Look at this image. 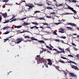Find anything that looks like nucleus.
Returning a JSON list of instances; mask_svg holds the SVG:
<instances>
[{
  "label": "nucleus",
  "mask_w": 79,
  "mask_h": 79,
  "mask_svg": "<svg viewBox=\"0 0 79 79\" xmlns=\"http://www.w3.org/2000/svg\"><path fill=\"white\" fill-rule=\"evenodd\" d=\"M13 16H14L12 17V18L11 19H9V21H10V20H12V19H13L15 18V15H14Z\"/></svg>",
  "instance_id": "bb28decb"
},
{
  "label": "nucleus",
  "mask_w": 79,
  "mask_h": 79,
  "mask_svg": "<svg viewBox=\"0 0 79 79\" xmlns=\"http://www.w3.org/2000/svg\"><path fill=\"white\" fill-rule=\"evenodd\" d=\"M40 13V11H36L35 12L34 14H35L36 13Z\"/></svg>",
  "instance_id": "4be33fe9"
},
{
  "label": "nucleus",
  "mask_w": 79,
  "mask_h": 79,
  "mask_svg": "<svg viewBox=\"0 0 79 79\" xmlns=\"http://www.w3.org/2000/svg\"><path fill=\"white\" fill-rule=\"evenodd\" d=\"M8 0H5V2H8Z\"/></svg>",
  "instance_id": "69168bd1"
},
{
  "label": "nucleus",
  "mask_w": 79,
  "mask_h": 79,
  "mask_svg": "<svg viewBox=\"0 0 79 79\" xmlns=\"http://www.w3.org/2000/svg\"><path fill=\"white\" fill-rule=\"evenodd\" d=\"M9 33H10V32L7 31H6V32H4V33H3V34H9Z\"/></svg>",
  "instance_id": "4468645a"
},
{
  "label": "nucleus",
  "mask_w": 79,
  "mask_h": 79,
  "mask_svg": "<svg viewBox=\"0 0 79 79\" xmlns=\"http://www.w3.org/2000/svg\"><path fill=\"white\" fill-rule=\"evenodd\" d=\"M24 32H26V31H22L21 32H20V34H22V33H24Z\"/></svg>",
  "instance_id": "4d7b16f0"
},
{
  "label": "nucleus",
  "mask_w": 79,
  "mask_h": 79,
  "mask_svg": "<svg viewBox=\"0 0 79 79\" xmlns=\"http://www.w3.org/2000/svg\"><path fill=\"white\" fill-rule=\"evenodd\" d=\"M24 37L26 38H28V39H30V37H29V36H24Z\"/></svg>",
  "instance_id": "cd10ccee"
},
{
  "label": "nucleus",
  "mask_w": 79,
  "mask_h": 79,
  "mask_svg": "<svg viewBox=\"0 0 79 79\" xmlns=\"http://www.w3.org/2000/svg\"><path fill=\"white\" fill-rule=\"evenodd\" d=\"M21 3H22L23 2H26V1H23V0H22L21 1Z\"/></svg>",
  "instance_id": "c03bdc74"
},
{
  "label": "nucleus",
  "mask_w": 79,
  "mask_h": 79,
  "mask_svg": "<svg viewBox=\"0 0 79 79\" xmlns=\"http://www.w3.org/2000/svg\"><path fill=\"white\" fill-rule=\"evenodd\" d=\"M39 19H40V20L43 19V20H45V19H44V18L42 17L40 18Z\"/></svg>",
  "instance_id": "e433bc0d"
},
{
  "label": "nucleus",
  "mask_w": 79,
  "mask_h": 79,
  "mask_svg": "<svg viewBox=\"0 0 79 79\" xmlns=\"http://www.w3.org/2000/svg\"><path fill=\"white\" fill-rule=\"evenodd\" d=\"M53 50H55V51H57V49H53Z\"/></svg>",
  "instance_id": "0e129e2a"
},
{
  "label": "nucleus",
  "mask_w": 79,
  "mask_h": 79,
  "mask_svg": "<svg viewBox=\"0 0 79 79\" xmlns=\"http://www.w3.org/2000/svg\"><path fill=\"white\" fill-rule=\"evenodd\" d=\"M36 60L37 61V63L38 64H40V63H44V60Z\"/></svg>",
  "instance_id": "f03ea898"
},
{
  "label": "nucleus",
  "mask_w": 79,
  "mask_h": 79,
  "mask_svg": "<svg viewBox=\"0 0 79 79\" xmlns=\"http://www.w3.org/2000/svg\"><path fill=\"white\" fill-rule=\"evenodd\" d=\"M60 30L62 31H64V29H63L62 28L60 29Z\"/></svg>",
  "instance_id": "58836bf2"
},
{
  "label": "nucleus",
  "mask_w": 79,
  "mask_h": 79,
  "mask_svg": "<svg viewBox=\"0 0 79 79\" xmlns=\"http://www.w3.org/2000/svg\"><path fill=\"white\" fill-rule=\"evenodd\" d=\"M76 56L77 57V58H79V54L77 55Z\"/></svg>",
  "instance_id": "c9c22d12"
},
{
  "label": "nucleus",
  "mask_w": 79,
  "mask_h": 79,
  "mask_svg": "<svg viewBox=\"0 0 79 79\" xmlns=\"http://www.w3.org/2000/svg\"><path fill=\"white\" fill-rule=\"evenodd\" d=\"M43 51H44V52H46V51H47V49H44V48H43L42 49Z\"/></svg>",
  "instance_id": "a18cd8bd"
},
{
  "label": "nucleus",
  "mask_w": 79,
  "mask_h": 79,
  "mask_svg": "<svg viewBox=\"0 0 79 79\" xmlns=\"http://www.w3.org/2000/svg\"><path fill=\"white\" fill-rule=\"evenodd\" d=\"M34 28H35V29H39V27L36 26H34Z\"/></svg>",
  "instance_id": "72a5a7b5"
},
{
  "label": "nucleus",
  "mask_w": 79,
  "mask_h": 79,
  "mask_svg": "<svg viewBox=\"0 0 79 79\" xmlns=\"http://www.w3.org/2000/svg\"><path fill=\"white\" fill-rule=\"evenodd\" d=\"M72 45H73V46H74L75 47H76V45L74 44V43H72Z\"/></svg>",
  "instance_id": "f704fd0d"
},
{
  "label": "nucleus",
  "mask_w": 79,
  "mask_h": 79,
  "mask_svg": "<svg viewBox=\"0 0 79 79\" xmlns=\"http://www.w3.org/2000/svg\"><path fill=\"white\" fill-rule=\"evenodd\" d=\"M23 24H24V25H29V24L28 23H23Z\"/></svg>",
  "instance_id": "473e14b6"
},
{
  "label": "nucleus",
  "mask_w": 79,
  "mask_h": 79,
  "mask_svg": "<svg viewBox=\"0 0 79 79\" xmlns=\"http://www.w3.org/2000/svg\"><path fill=\"white\" fill-rule=\"evenodd\" d=\"M22 41V40H19V41H17V44H19V43H20V42H21Z\"/></svg>",
  "instance_id": "c85d7f7f"
},
{
  "label": "nucleus",
  "mask_w": 79,
  "mask_h": 79,
  "mask_svg": "<svg viewBox=\"0 0 79 79\" xmlns=\"http://www.w3.org/2000/svg\"><path fill=\"white\" fill-rule=\"evenodd\" d=\"M73 48L74 50H76V51H77V50H78V49L76 48V47H74Z\"/></svg>",
  "instance_id": "7c9ffc66"
},
{
  "label": "nucleus",
  "mask_w": 79,
  "mask_h": 79,
  "mask_svg": "<svg viewBox=\"0 0 79 79\" xmlns=\"http://www.w3.org/2000/svg\"><path fill=\"white\" fill-rule=\"evenodd\" d=\"M66 50H67L68 52H69V49H68V48H66Z\"/></svg>",
  "instance_id": "e2e57ef3"
},
{
  "label": "nucleus",
  "mask_w": 79,
  "mask_h": 79,
  "mask_svg": "<svg viewBox=\"0 0 79 79\" xmlns=\"http://www.w3.org/2000/svg\"><path fill=\"white\" fill-rule=\"evenodd\" d=\"M61 50L62 51L60 52L61 53H64V50L62 49Z\"/></svg>",
  "instance_id": "49530a36"
},
{
  "label": "nucleus",
  "mask_w": 79,
  "mask_h": 79,
  "mask_svg": "<svg viewBox=\"0 0 79 79\" xmlns=\"http://www.w3.org/2000/svg\"><path fill=\"white\" fill-rule=\"evenodd\" d=\"M67 24V25H71V26H76V24H75L74 23H69Z\"/></svg>",
  "instance_id": "1a4fd4ad"
},
{
  "label": "nucleus",
  "mask_w": 79,
  "mask_h": 79,
  "mask_svg": "<svg viewBox=\"0 0 79 79\" xmlns=\"http://www.w3.org/2000/svg\"><path fill=\"white\" fill-rule=\"evenodd\" d=\"M46 18H52V17L50 16H47Z\"/></svg>",
  "instance_id": "37998d69"
},
{
  "label": "nucleus",
  "mask_w": 79,
  "mask_h": 79,
  "mask_svg": "<svg viewBox=\"0 0 79 79\" xmlns=\"http://www.w3.org/2000/svg\"><path fill=\"white\" fill-rule=\"evenodd\" d=\"M46 47L47 48H49V50H52V48L50 47H49L48 46H47Z\"/></svg>",
  "instance_id": "dca6fc26"
},
{
  "label": "nucleus",
  "mask_w": 79,
  "mask_h": 79,
  "mask_svg": "<svg viewBox=\"0 0 79 79\" xmlns=\"http://www.w3.org/2000/svg\"><path fill=\"white\" fill-rule=\"evenodd\" d=\"M46 3L48 5H51V4L49 3H48V2H47Z\"/></svg>",
  "instance_id": "ea45409f"
},
{
  "label": "nucleus",
  "mask_w": 79,
  "mask_h": 79,
  "mask_svg": "<svg viewBox=\"0 0 79 79\" xmlns=\"http://www.w3.org/2000/svg\"><path fill=\"white\" fill-rule=\"evenodd\" d=\"M56 53H60L61 51H57Z\"/></svg>",
  "instance_id": "3c124183"
},
{
  "label": "nucleus",
  "mask_w": 79,
  "mask_h": 79,
  "mask_svg": "<svg viewBox=\"0 0 79 79\" xmlns=\"http://www.w3.org/2000/svg\"><path fill=\"white\" fill-rule=\"evenodd\" d=\"M34 7V6H30V7H29V8H30L31 9V8H32V7Z\"/></svg>",
  "instance_id": "8fccbe9b"
},
{
  "label": "nucleus",
  "mask_w": 79,
  "mask_h": 79,
  "mask_svg": "<svg viewBox=\"0 0 79 79\" xmlns=\"http://www.w3.org/2000/svg\"><path fill=\"white\" fill-rule=\"evenodd\" d=\"M62 4H60V5H59V6H61V5H62Z\"/></svg>",
  "instance_id": "338daca9"
},
{
  "label": "nucleus",
  "mask_w": 79,
  "mask_h": 79,
  "mask_svg": "<svg viewBox=\"0 0 79 79\" xmlns=\"http://www.w3.org/2000/svg\"><path fill=\"white\" fill-rule=\"evenodd\" d=\"M59 32H61V33H64V31H59Z\"/></svg>",
  "instance_id": "680f3d73"
},
{
  "label": "nucleus",
  "mask_w": 79,
  "mask_h": 79,
  "mask_svg": "<svg viewBox=\"0 0 79 79\" xmlns=\"http://www.w3.org/2000/svg\"><path fill=\"white\" fill-rule=\"evenodd\" d=\"M60 38H62V39H66V37L65 36H60Z\"/></svg>",
  "instance_id": "b1692460"
},
{
  "label": "nucleus",
  "mask_w": 79,
  "mask_h": 79,
  "mask_svg": "<svg viewBox=\"0 0 79 79\" xmlns=\"http://www.w3.org/2000/svg\"><path fill=\"white\" fill-rule=\"evenodd\" d=\"M9 22H10V21L9 20H7L5 22H3V23H8Z\"/></svg>",
  "instance_id": "a878e982"
},
{
  "label": "nucleus",
  "mask_w": 79,
  "mask_h": 79,
  "mask_svg": "<svg viewBox=\"0 0 79 79\" xmlns=\"http://www.w3.org/2000/svg\"><path fill=\"white\" fill-rule=\"evenodd\" d=\"M43 25H47V26H48V24L47 23H42Z\"/></svg>",
  "instance_id": "aec40b11"
},
{
  "label": "nucleus",
  "mask_w": 79,
  "mask_h": 79,
  "mask_svg": "<svg viewBox=\"0 0 79 79\" xmlns=\"http://www.w3.org/2000/svg\"><path fill=\"white\" fill-rule=\"evenodd\" d=\"M68 63H73L74 64H76V63L75 62H73V61H70V62H68Z\"/></svg>",
  "instance_id": "393cba45"
},
{
  "label": "nucleus",
  "mask_w": 79,
  "mask_h": 79,
  "mask_svg": "<svg viewBox=\"0 0 79 79\" xmlns=\"http://www.w3.org/2000/svg\"><path fill=\"white\" fill-rule=\"evenodd\" d=\"M8 28H11V27H10L9 26H6V27H4L3 28H2V29L3 30H5Z\"/></svg>",
  "instance_id": "6e6552de"
},
{
  "label": "nucleus",
  "mask_w": 79,
  "mask_h": 79,
  "mask_svg": "<svg viewBox=\"0 0 79 79\" xmlns=\"http://www.w3.org/2000/svg\"><path fill=\"white\" fill-rule=\"evenodd\" d=\"M47 9H48V10H52V8L50 7H47Z\"/></svg>",
  "instance_id": "5701e85b"
},
{
  "label": "nucleus",
  "mask_w": 79,
  "mask_h": 79,
  "mask_svg": "<svg viewBox=\"0 0 79 79\" xmlns=\"http://www.w3.org/2000/svg\"><path fill=\"white\" fill-rule=\"evenodd\" d=\"M55 68H56V69H58V68H59V67L58 66H56L55 67Z\"/></svg>",
  "instance_id": "864d4df0"
},
{
  "label": "nucleus",
  "mask_w": 79,
  "mask_h": 79,
  "mask_svg": "<svg viewBox=\"0 0 79 79\" xmlns=\"http://www.w3.org/2000/svg\"><path fill=\"white\" fill-rule=\"evenodd\" d=\"M56 42H59L60 41V40H58V39H56Z\"/></svg>",
  "instance_id": "5fc2aeb1"
},
{
  "label": "nucleus",
  "mask_w": 79,
  "mask_h": 79,
  "mask_svg": "<svg viewBox=\"0 0 79 79\" xmlns=\"http://www.w3.org/2000/svg\"><path fill=\"white\" fill-rule=\"evenodd\" d=\"M32 40H34L35 39L34 38V37H31Z\"/></svg>",
  "instance_id": "052dcab7"
},
{
  "label": "nucleus",
  "mask_w": 79,
  "mask_h": 79,
  "mask_svg": "<svg viewBox=\"0 0 79 79\" xmlns=\"http://www.w3.org/2000/svg\"><path fill=\"white\" fill-rule=\"evenodd\" d=\"M66 28H67V29H68L69 31H70V30H72V28L71 27H67Z\"/></svg>",
  "instance_id": "f3484780"
},
{
  "label": "nucleus",
  "mask_w": 79,
  "mask_h": 79,
  "mask_svg": "<svg viewBox=\"0 0 79 79\" xmlns=\"http://www.w3.org/2000/svg\"><path fill=\"white\" fill-rule=\"evenodd\" d=\"M64 14L65 15H69L70 14L69 13H64Z\"/></svg>",
  "instance_id": "13d9d810"
},
{
  "label": "nucleus",
  "mask_w": 79,
  "mask_h": 79,
  "mask_svg": "<svg viewBox=\"0 0 79 79\" xmlns=\"http://www.w3.org/2000/svg\"><path fill=\"white\" fill-rule=\"evenodd\" d=\"M72 2H76V0H71Z\"/></svg>",
  "instance_id": "4c0bfd02"
},
{
  "label": "nucleus",
  "mask_w": 79,
  "mask_h": 79,
  "mask_svg": "<svg viewBox=\"0 0 79 79\" xmlns=\"http://www.w3.org/2000/svg\"><path fill=\"white\" fill-rule=\"evenodd\" d=\"M59 62H60V63H65L64 61L61 60H59L58 61V63H59Z\"/></svg>",
  "instance_id": "ddd939ff"
},
{
  "label": "nucleus",
  "mask_w": 79,
  "mask_h": 79,
  "mask_svg": "<svg viewBox=\"0 0 79 79\" xmlns=\"http://www.w3.org/2000/svg\"><path fill=\"white\" fill-rule=\"evenodd\" d=\"M21 2H20L19 3H18V5H21Z\"/></svg>",
  "instance_id": "bf43d9fd"
},
{
  "label": "nucleus",
  "mask_w": 79,
  "mask_h": 79,
  "mask_svg": "<svg viewBox=\"0 0 79 79\" xmlns=\"http://www.w3.org/2000/svg\"><path fill=\"white\" fill-rule=\"evenodd\" d=\"M2 15L4 18H6V17H7V14L6 13L3 14H2Z\"/></svg>",
  "instance_id": "9d476101"
},
{
  "label": "nucleus",
  "mask_w": 79,
  "mask_h": 79,
  "mask_svg": "<svg viewBox=\"0 0 79 79\" xmlns=\"http://www.w3.org/2000/svg\"><path fill=\"white\" fill-rule=\"evenodd\" d=\"M2 17H1V16L0 15V21H2Z\"/></svg>",
  "instance_id": "a19ab883"
},
{
  "label": "nucleus",
  "mask_w": 79,
  "mask_h": 79,
  "mask_svg": "<svg viewBox=\"0 0 79 79\" xmlns=\"http://www.w3.org/2000/svg\"><path fill=\"white\" fill-rule=\"evenodd\" d=\"M53 33L54 35H57V33H56V32H53Z\"/></svg>",
  "instance_id": "79ce46f5"
},
{
  "label": "nucleus",
  "mask_w": 79,
  "mask_h": 79,
  "mask_svg": "<svg viewBox=\"0 0 79 79\" xmlns=\"http://www.w3.org/2000/svg\"><path fill=\"white\" fill-rule=\"evenodd\" d=\"M23 40V39L22 38H18L17 39V41H19V40Z\"/></svg>",
  "instance_id": "412c9836"
},
{
  "label": "nucleus",
  "mask_w": 79,
  "mask_h": 79,
  "mask_svg": "<svg viewBox=\"0 0 79 79\" xmlns=\"http://www.w3.org/2000/svg\"><path fill=\"white\" fill-rule=\"evenodd\" d=\"M16 20V19H14L12 20L11 21H10V23H11V22H13V21H15Z\"/></svg>",
  "instance_id": "a211bd4d"
},
{
  "label": "nucleus",
  "mask_w": 79,
  "mask_h": 79,
  "mask_svg": "<svg viewBox=\"0 0 79 79\" xmlns=\"http://www.w3.org/2000/svg\"><path fill=\"white\" fill-rule=\"evenodd\" d=\"M72 68L73 69H74L76 70H79V69L78 68V67H77L76 66H74V65H73L72 67Z\"/></svg>",
  "instance_id": "20e7f679"
},
{
  "label": "nucleus",
  "mask_w": 79,
  "mask_h": 79,
  "mask_svg": "<svg viewBox=\"0 0 79 79\" xmlns=\"http://www.w3.org/2000/svg\"><path fill=\"white\" fill-rule=\"evenodd\" d=\"M35 60H40V56L37 55L36 57H35Z\"/></svg>",
  "instance_id": "0eeeda50"
},
{
  "label": "nucleus",
  "mask_w": 79,
  "mask_h": 79,
  "mask_svg": "<svg viewBox=\"0 0 79 79\" xmlns=\"http://www.w3.org/2000/svg\"><path fill=\"white\" fill-rule=\"evenodd\" d=\"M31 24H35V25H36V26H38V23L36 22H32Z\"/></svg>",
  "instance_id": "9b49d317"
},
{
  "label": "nucleus",
  "mask_w": 79,
  "mask_h": 79,
  "mask_svg": "<svg viewBox=\"0 0 79 79\" xmlns=\"http://www.w3.org/2000/svg\"><path fill=\"white\" fill-rule=\"evenodd\" d=\"M30 28L31 29H34V26L30 27Z\"/></svg>",
  "instance_id": "6e6d98bb"
},
{
  "label": "nucleus",
  "mask_w": 79,
  "mask_h": 79,
  "mask_svg": "<svg viewBox=\"0 0 79 79\" xmlns=\"http://www.w3.org/2000/svg\"><path fill=\"white\" fill-rule=\"evenodd\" d=\"M48 64L50 65V66H52V61L50 60H48Z\"/></svg>",
  "instance_id": "7ed1b4c3"
},
{
  "label": "nucleus",
  "mask_w": 79,
  "mask_h": 79,
  "mask_svg": "<svg viewBox=\"0 0 79 79\" xmlns=\"http://www.w3.org/2000/svg\"><path fill=\"white\" fill-rule=\"evenodd\" d=\"M69 75L70 76H72V77H76V75H74V74L72 73H69Z\"/></svg>",
  "instance_id": "423d86ee"
},
{
  "label": "nucleus",
  "mask_w": 79,
  "mask_h": 79,
  "mask_svg": "<svg viewBox=\"0 0 79 79\" xmlns=\"http://www.w3.org/2000/svg\"><path fill=\"white\" fill-rule=\"evenodd\" d=\"M68 56H70V57H73V56L71 55H69Z\"/></svg>",
  "instance_id": "09e8293b"
},
{
  "label": "nucleus",
  "mask_w": 79,
  "mask_h": 79,
  "mask_svg": "<svg viewBox=\"0 0 79 79\" xmlns=\"http://www.w3.org/2000/svg\"><path fill=\"white\" fill-rule=\"evenodd\" d=\"M37 5H38V6H43V4H37Z\"/></svg>",
  "instance_id": "6ab92c4d"
},
{
  "label": "nucleus",
  "mask_w": 79,
  "mask_h": 79,
  "mask_svg": "<svg viewBox=\"0 0 79 79\" xmlns=\"http://www.w3.org/2000/svg\"><path fill=\"white\" fill-rule=\"evenodd\" d=\"M11 37H13V36H10L8 37H7V38H6V39L4 40V42H6V41H7V40H9V38H11Z\"/></svg>",
  "instance_id": "39448f33"
},
{
  "label": "nucleus",
  "mask_w": 79,
  "mask_h": 79,
  "mask_svg": "<svg viewBox=\"0 0 79 79\" xmlns=\"http://www.w3.org/2000/svg\"><path fill=\"white\" fill-rule=\"evenodd\" d=\"M68 9H69V10H71V11H73V12H74V14H76V13H77V12H76V10H74L73 8L69 6H68Z\"/></svg>",
  "instance_id": "f257e3e1"
},
{
  "label": "nucleus",
  "mask_w": 79,
  "mask_h": 79,
  "mask_svg": "<svg viewBox=\"0 0 79 79\" xmlns=\"http://www.w3.org/2000/svg\"><path fill=\"white\" fill-rule=\"evenodd\" d=\"M64 74H65V75H67V73H66V72H65L64 73Z\"/></svg>",
  "instance_id": "774afa93"
},
{
  "label": "nucleus",
  "mask_w": 79,
  "mask_h": 79,
  "mask_svg": "<svg viewBox=\"0 0 79 79\" xmlns=\"http://www.w3.org/2000/svg\"><path fill=\"white\" fill-rule=\"evenodd\" d=\"M61 24V23H56L55 24H56V25H58V24Z\"/></svg>",
  "instance_id": "2f4dec72"
},
{
  "label": "nucleus",
  "mask_w": 79,
  "mask_h": 79,
  "mask_svg": "<svg viewBox=\"0 0 79 79\" xmlns=\"http://www.w3.org/2000/svg\"><path fill=\"white\" fill-rule=\"evenodd\" d=\"M38 42H40V43H41V44H42L43 43V44H45V42H44V40L38 41Z\"/></svg>",
  "instance_id": "f8f14e48"
},
{
  "label": "nucleus",
  "mask_w": 79,
  "mask_h": 79,
  "mask_svg": "<svg viewBox=\"0 0 79 79\" xmlns=\"http://www.w3.org/2000/svg\"><path fill=\"white\" fill-rule=\"evenodd\" d=\"M22 27V26H16V27H15V28H20V27Z\"/></svg>",
  "instance_id": "2eb2a0df"
},
{
  "label": "nucleus",
  "mask_w": 79,
  "mask_h": 79,
  "mask_svg": "<svg viewBox=\"0 0 79 79\" xmlns=\"http://www.w3.org/2000/svg\"><path fill=\"white\" fill-rule=\"evenodd\" d=\"M61 58L62 59H64V60H66V58L64 57L61 56Z\"/></svg>",
  "instance_id": "c756f323"
},
{
  "label": "nucleus",
  "mask_w": 79,
  "mask_h": 79,
  "mask_svg": "<svg viewBox=\"0 0 79 79\" xmlns=\"http://www.w3.org/2000/svg\"><path fill=\"white\" fill-rule=\"evenodd\" d=\"M44 66H46V68H48V65H47V64H44Z\"/></svg>",
  "instance_id": "603ef678"
},
{
  "label": "nucleus",
  "mask_w": 79,
  "mask_h": 79,
  "mask_svg": "<svg viewBox=\"0 0 79 79\" xmlns=\"http://www.w3.org/2000/svg\"><path fill=\"white\" fill-rule=\"evenodd\" d=\"M55 12H51V15H55Z\"/></svg>",
  "instance_id": "de8ad7c7"
}]
</instances>
